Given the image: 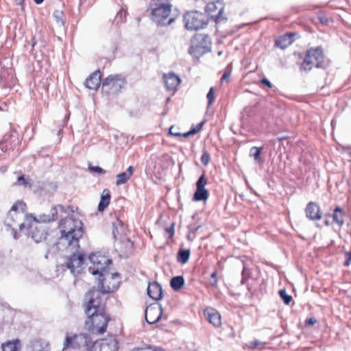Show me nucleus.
Listing matches in <instances>:
<instances>
[{
    "label": "nucleus",
    "instance_id": "nucleus-1",
    "mask_svg": "<svg viewBox=\"0 0 351 351\" xmlns=\"http://www.w3.org/2000/svg\"><path fill=\"white\" fill-rule=\"evenodd\" d=\"M60 237V244L70 250L77 251L80 249V239L84 234L82 222L73 217L62 219L59 224Z\"/></svg>",
    "mask_w": 351,
    "mask_h": 351
},
{
    "label": "nucleus",
    "instance_id": "nucleus-2",
    "mask_svg": "<svg viewBox=\"0 0 351 351\" xmlns=\"http://www.w3.org/2000/svg\"><path fill=\"white\" fill-rule=\"evenodd\" d=\"M58 209L62 210L63 207L61 205L54 206L51 210L50 215H40L39 219L29 215L27 217V228L28 229L27 234L36 243H39L45 239L47 236L46 226L43 223L51 222L57 219Z\"/></svg>",
    "mask_w": 351,
    "mask_h": 351
},
{
    "label": "nucleus",
    "instance_id": "nucleus-3",
    "mask_svg": "<svg viewBox=\"0 0 351 351\" xmlns=\"http://www.w3.org/2000/svg\"><path fill=\"white\" fill-rule=\"evenodd\" d=\"M26 204L22 202L14 204L5 219V225L12 230L14 238L17 239V230H23L27 225L26 218L29 215L25 213Z\"/></svg>",
    "mask_w": 351,
    "mask_h": 351
},
{
    "label": "nucleus",
    "instance_id": "nucleus-4",
    "mask_svg": "<svg viewBox=\"0 0 351 351\" xmlns=\"http://www.w3.org/2000/svg\"><path fill=\"white\" fill-rule=\"evenodd\" d=\"M172 5L166 0H151L149 10L151 19L158 25L166 26L174 21V18H170Z\"/></svg>",
    "mask_w": 351,
    "mask_h": 351
},
{
    "label": "nucleus",
    "instance_id": "nucleus-5",
    "mask_svg": "<svg viewBox=\"0 0 351 351\" xmlns=\"http://www.w3.org/2000/svg\"><path fill=\"white\" fill-rule=\"evenodd\" d=\"M85 328L93 333L103 334L106 330L110 319L106 311L97 312L93 315H86Z\"/></svg>",
    "mask_w": 351,
    "mask_h": 351
},
{
    "label": "nucleus",
    "instance_id": "nucleus-6",
    "mask_svg": "<svg viewBox=\"0 0 351 351\" xmlns=\"http://www.w3.org/2000/svg\"><path fill=\"white\" fill-rule=\"evenodd\" d=\"M120 284V276L118 273H110L107 269L99 275L98 287L103 294L116 291Z\"/></svg>",
    "mask_w": 351,
    "mask_h": 351
},
{
    "label": "nucleus",
    "instance_id": "nucleus-7",
    "mask_svg": "<svg viewBox=\"0 0 351 351\" xmlns=\"http://www.w3.org/2000/svg\"><path fill=\"white\" fill-rule=\"evenodd\" d=\"M93 341L87 334L81 333L73 337L66 335L64 343L63 350L67 348L82 349L84 351H90L93 346Z\"/></svg>",
    "mask_w": 351,
    "mask_h": 351
},
{
    "label": "nucleus",
    "instance_id": "nucleus-8",
    "mask_svg": "<svg viewBox=\"0 0 351 351\" xmlns=\"http://www.w3.org/2000/svg\"><path fill=\"white\" fill-rule=\"evenodd\" d=\"M101 292L100 290H91L85 295V300L87 304L85 308L86 315H93L97 312L105 311V302L101 298Z\"/></svg>",
    "mask_w": 351,
    "mask_h": 351
},
{
    "label": "nucleus",
    "instance_id": "nucleus-9",
    "mask_svg": "<svg viewBox=\"0 0 351 351\" xmlns=\"http://www.w3.org/2000/svg\"><path fill=\"white\" fill-rule=\"evenodd\" d=\"M184 22L186 29L196 31L206 27L208 21L204 14L197 11H191L184 15Z\"/></svg>",
    "mask_w": 351,
    "mask_h": 351
},
{
    "label": "nucleus",
    "instance_id": "nucleus-10",
    "mask_svg": "<svg viewBox=\"0 0 351 351\" xmlns=\"http://www.w3.org/2000/svg\"><path fill=\"white\" fill-rule=\"evenodd\" d=\"M323 60L324 55L321 47L311 49L307 51L306 57L301 64L300 69L308 71L314 66L317 68L323 67Z\"/></svg>",
    "mask_w": 351,
    "mask_h": 351
},
{
    "label": "nucleus",
    "instance_id": "nucleus-11",
    "mask_svg": "<svg viewBox=\"0 0 351 351\" xmlns=\"http://www.w3.org/2000/svg\"><path fill=\"white\" fill-rule=\"evenodd\" d=\"M210 42L208 37L204 34H197L192 37L189 53L194 58H198L209 50Z\"/></svg>",
    "mask_w": 351,
    "mask_h": 351
},
{
    "label": "nucleus",
    "instance_id": "nucleus-12",
    "mask_svg": "<svg viewBox=\"0 0 351 351\" xmlns=\"http://www.w3.org/2000/svg\"><path fill=\"white\" fill-rule=\"evenodd\" d=\"M125 80L121 75H110L102 83V92L106 95H116L125 86Z\"/></svg>",
    "mask_w": 351,
    "mask_h": 351
},
{
    "label": "nucleus",
    "instance_id": "nucleus-13",
    "mask_svg": "<svg viewBox=\"0 0 351 351\" xmlns=\"http://www.w3.org/2000/svg\"><path fill=\"white\" fill-rule=\"evenodd\" d=\"M89 261L92 264L88 271L93 275H100L101 273L106 271L111 264V260L99 253H93L89 256Z\"/></svg>",
    "mask_w": 351,
    "mask_h": 351
},
{
    "label": "nucleus",
    "instance_id": "nucleus-14",
    "mask_svg": "<svg viewBox=\"0 0 351 351\" xmlns=\"http://www.w3.org/2000/svg\"><path fill=\"white\" fill-rule=\"evenodd\" d=\"M71 251L73 252L72 254L65 258L63 265L69 269L73 274H77L82 270L84 257L83 254L78 252V250L77 251Z\"/></svg>",
    "mask_w": 351,
    "mask_h": 351
},
{
    "label": "nucleus",
    "instance_id": "nucleus-15",
    "mask_svg": "<svg viewBox=\"0 0 351 351\" xmlns=\"http://www.w3.org/2000/svg\"><path fill=\"white\" fill-rule=\"evenodd\" d=\"M223 2L217 1L208 3L206 7V12L216 23H220L226 19L223 16Z\"/></svg>",
    "mask_w": 351,
    "mask_h": 351
},
{
    "label": "nucleus",
    "instance_id": "nucleus-16",
    "mask_svg": "<svg viewBox=\"0 0 351 351\" xmlns=\"http://www.w3.org/2000/svg\"><path fill=\"white\" fill-rule=\"evenodd\" d=\"M90 351H118V341L110 338L95 341Z\"/></svg>",
    "mask_w": 351,
    "mask_h": 351
},
{
    "label": "nucleus",
    "instance_id": "nucleus-17",
    "mask_svg": "<svg viewBox=\"0 0 351 351\" xmlns=\"http://www.w3.org/2000/svg\"><path fill=\"white\" fill-rule=\"evenodd\" d=\"M162 314L161 305L149 306L145 312L146 322L149 324H155L160 319Z\"/></svg>",
    "mask_w": 351,
    "mask_h": 351
},
{
    "label": "nucleus",
    "instance_id": "nucleus-18",
    "mask_svg": "<svg viewBox=\"0 0 351 351\" xmlns=\"http://www.w3.org/2000/svg\"><path fill=\"white\" fill-rule=\"evenodd\" d=\"M306 217L312 221H317L322 218L319 206L313 202H310L305 208Z\"/></svg>",
    "mask_w": 351,
    "mask_h": 351
},
{
    "label": "nucleus",
    "instance_id": "nucleus-19",
    "mask_svg": "<svg viewBox=\"0 0 351 351\" xmlns=\"http://www.w3.org/2000/svg\"><path fill=\"white\" fill-rule=\"evenodd\" d=\"M163 80L168 90H175L181 82L180 77L174 73L164 74Z\"/></svg>",
    "mask_w": 351,
    "mask_h": 351
},
{
    "label": "nucleus",
    "instance_id": "nucleus-20",
    "mask_svg": "<svg viewBox=\"0 0 351 351\" xmlns=\"http://www.w3.org/2000/svg\"><path fill=\"white\" fill-rule=\"evenodd\" d=\"M101 77L100 71H95L86 80L85 86L90 90H97L101 84Z\"/></svg>",
    "mask_w": 351,
    "mask_h": 351
},
{
    "label": "nucleus",
    "instance_id": "nucleus-21",
    "mask_svg": "<svg viewBox=\"0 0 351 351\" xmlns=\"http://www.w3.org/2000/svg\"><path fill=\"white\" fill-rule=\"evenodd\" d=\"M204 315L206 319L214 326L219 327L221 324V316L214 308H206L204 310Z\"/></svg>",
    "mask_w": 351,
    "mask_h": 351
},
{
    "label": "nucleus",
    "instance_id": "nucleus-22",
    "mask_svg": "<svg viewBox=\"0 0 351 351\" xmlns=\"http://www.w3.org/2000/svg\"><path fill=\"white\" fill-rule=\"evenodd\" d=\"M147 292V295L153 300H158L162 298V287L159 283L156 282L149 284Z\"/></svg>",
    "mask_w": 351,
    "mask_h": 351
},
{
    "label": "nucleus",
    "instance_id": "nucleus-23",
    "mask_svg": "<svg viewBox=\"0 0 351 351\" xmlns=\"http://www.w3.org/2000/svg\"><path fill=\"white\" fill-rule=\"evenodd\" d=\"M134 173V168L130 166L125 172L121 173L117 176L116 184L117 186L123 184L131 178Z\"/></svg>",
    "mask_w": 351,
    "mask_h": 351
},
{
    "label": "nucleus",
    "instance_id": "nucleus-24",
    "mask_svg": "<svg viewBox=\"0 0 351 351\" xmlns=\"http://www.w3.org/2000/svg\"><path fill=\"white\" fill-rule=\"evenodd\" d=\"M292 36L293 34H289L280 36L276 40V45L282 49L288 47L293 42Z\"/></svg>",
    "mask_w": 351,
    "mask_h": 351
},
{
    "label": "nucleus",
    "instance_id": "nucleus-25",
    "mask_svg": "<svg viewBox=\"0 0 351 351\" xmlns=\"http://www.w3.org/2000/svg\"><path fill=\"white\" fill-rule=\"evenodd\" d=\"M110 200V194L108 189H104L101 193L98 205V210L103 211L108 205Z\"/></svg>",
    "mask_w": 351,
    "mask_h": 351
},
{
    "label": "nucleus",
    "instance_id": "nucleus-26",
    "mask_svg": "<svg viewBox=\"0 0 351 351\" xmlns=\"http://www.w3.org/2000/svg\"><path fill=\"white\" fill-rule=\"evenodd\" d=\"M208 198V191L206 189H196L193 198L194 201H206Z\"/></svg>",
    "mask_w": 351,
    "mask_h": 351
},
{
    "label": "nucleus",
    "instance_id": "nucleus-27",
    "mask_svg": "<svg viewBox=\"0 0 351 351\" xmlns=\"http://www.w3.org/2000/svg\"><path fill=\"white\" fill-rule=\"evenodd\" d=\"M184 280L182 276L173 277L170 281L171 287L175 291L180 290L184 286Z\"/></svg>",
    "mask_w": 351,
    "mask_h": 351
},
{
    "label": "nucleus",
    "instance_id": "nucleus-28",
    "mask_svg": "<svg viewBox=\"0 0 351 351\" xmlns=\"http://www.w3.org/2000/svg\"><path fill=\"white\" fill-rule=\"evenodd\" d=\"M19 348L20 341L18 339L1 344L2 351H19Z\"/></svg>",
    "mask_w": 351,
    "mask_h": 351
},
{
    "label": "nucleus",
    "instance_id": "nucleus-29",
    "mask_svg": "<svg viewBox=\"0 0 351 351\" xmlns=\"http://www.w3.org/2000/svg\"><path fill=\"white\" fill-rule=\"evenodd\" d=\"M117 225H114V229L112 230V234L114 239L117 241L121 239L122 234H123V224L119 219L117 220Z\"/></svg>",
    "mask_w": 351,
    "mask_h": 351
},
{
    "label": "nucleus",
    "instance_id": "nucleus-30",
    "mask_svg": "<svg viewBox=\"0 0 351 351\" xmlns=\"http://www.w3.org/2000/svg\"><path fill=\"white\" fill-rule=\"evenodd\" d=\"M332 218L333 221L339 226H342L344 222L343 210L339 207H337L334 210Z\"/></svg>",
    "mask_w": 351,
    "mask_h": 351
},
{
    "label": "nucleus",
    "instance_id": "nucleus-31",
    "mask_svg": "<svg viewBox=\"0 0 351 351\" xmlns=\"http://www.w3.org/2000/svg\"><path fill=\"white\" fill-rule=\"evenodd\" d=\"M190 254L189 250L180 249L178 252L177 260L179 263L184 264L189 261Z\"/></svg>",
    "mask_w": 351,
    "mask_h": 351
},
{
    "label": "nucleus",
    "instance_id": "nucleus-32",
    "mask_svg": "<svg viewBox=\"0 0 351 351\" xmlns=\"http://www.w3.org/2000/svg\"><path fill=\"white\" fill-rule=\"evenodd\" d=\"M262 148L258 147H252L250 149V156L253 157L254 160L257 162H261L262 159L261 158Z\"/></svg>",
    "mask_w": 351,
    "mask_h": 351
},
{
    "label": "nucleus",
    "instance_id": "nucleus-33",
    "mask_svg": "<svg viewBox=\"0 0 351 351\" xmlns=\"http://www.w3.org/2000/svg\"><path fill=\"white\" fill-rule=\"evenodd\" d=\"M15 186H23L24 187L30 186L29 176L23 175L17 178L16 182L14 183Z\"/></svg>",
    "mask_w": 351,
    "mask_h": 351
},
{
    "label": "nucleus",
    "instance_id": "nucleus-34",
    "mask_svg": "<svg viewBox=\"0 0 351 351\" xmlns=\"http://www.w3.org/2000/svg\"><path fill=\"white\" fill-rule=\"evenodd\" d=\"M53 18L55 19L57 23L60 25H64L65 21V16L62 11L56 10L53 12Z\"/></svg>",
    "mask_w": 351,
    "mask_h": 351
},
{
    "label": "nucleus",
    "instance_id": "nucleus-35",
    "mask_svg": "<svg viewBox=\"0 0 351 351\" xmlns=\"http://www.w3.org/2000/svg\"><path fill=\"white\" fill-rule=\"evenodd\" d=\"M11 136L12 135L10 134H5L1 141H0V148L2 151L5 152L9 149L8 141Z\"/></svg>",
    "mask_w": 351,
    "mask_h": 351
},
{
    "label": "nucleus",
    "instance_id": "nucleus-36",
    "mask_svg": "<svg viewBox=\"0 0 351 351\" xmlns=\"http://www.w3.org/2000/svg\"><path fill=\"white\" fill-rule=\"evenodd\" d=\"M279 295L283 300L284 303L287 305L289 304L292 300V297L288 295L285 289H281L279 291Z\"/></svg>",
    "mask_w": 351,
    "mask_h": 351
},
{
    "label": "nucleus",
    "instance_id": "nucleus-37",
    "mask_svg": "<svg viewBox=\"0 0 351 351\" xmlns=\"http://www.w3.org/2000/svg\"><path fill=\"white\" fill-rule=\"evenodd\" d=\"M41 346L42 343L40 341H35L32 345V351H49L48 344H45V347H43L42 349L39 350L38 347Z\"/></svg>",
    "mask_w": 351,
    "mask_h": 351
},
{
    "label": "nucleus",
    "instance_id": "nucleus-38",
    "mask_svg": "<svg viewBox=\"0 0 351 351\" xmlns=\"http://www.w3.org/2000/svg\"><path fill=\"white\" fill-rule=\"evenodd\" d=\"M207 184V180L204 174H202L196 182V189H205V186Z\"/></svg>",
    "mask_w": 351,
    "mask_h": 351
},
{
    "label": "nucleus",
    "instance_id": "nucleus-39",
    "mask_svg": "<svg viewBox=\"0 0 351 351\" xmlns=\"http://www.w3.org/2000/svg\"><path fill=\"white\" fill-rule=\"evenodd\" d=\"M206 97L208 99V106L209 107L213 104V102L215 99L214 88L213 87L210 88L208 93H207Z\"/></svg>",
    "mask_w": 351,
    "mask_h": 351
},
{
    "label": "nucleus",
    "instance_id": "nucleus-40",
    "mask_svg": "<svg viewBox=\"0 0 351 351\" xmlns=\"http://www.w3.org/2000/svg\"><path fill=\"white\" fill-rule=\"evenodd\" d=\"M88 169L92 172L97 173L98 174H105L106 171L99 166H88Z\"/></svg>",
    "mask_w": 351,
    "mask_h": 351
},
{
    "label": "nucleus",
    "instance_id": "nucleus-41",
    "mask_svg": "<svg viewBox=\"0 0 351 351\" xmlns=\"http://www.w3.org/2000/svg\"><path fill=\"white\" fill-rule=\"evenodd\" d=\"M264 344L265 343H263V342H261V341H259L258 340H254L253 341L250 342L249 347L251 349H255V348H256L258 347H259L260 349H262L263 348Z\"/></svg>",
    "mask_w": 351,
    "mask_h": 351
},
{
    "label": "nucleus",
    "instance_id": "nucleus-42",
    "mask_svg": "<svg viewBox=\"0 0 351 351\" xmlns=\"http://www.w3.org/2000/svg\"><path fill=\"white\" fill-rule=\"evenodd\" d=\"M210 160V155L206 151H204L201 156V162L203 165H207Z\"/></svg>",
    "mask_w": 351,
    "mask_h": 351
},
{
    "label": "nucleus",
    "instance_id": "nucleus-43",
    "mask_svg": "<svg viewBox=\"0 0 351 351\" xmlns=\"http://www.w3.org/2000/svg\"><path fill=\"white\" fill-rule=\"evenodd\" d=\"M136 351H165L163 348L161 347H149L145 348H137Z\"/></svg>",
    "mask_w": 351,
    "mask_h": 351
},
{
    "label": "nucleus",
    "instance_id": "nucleus-44",
    "mask_svg": "<svg viewBox=\"0 0 351 351\" xmlns=\"http://www.w3.org/2000/svg\"><path fill=\"white\" fill-rule=\"evenodd\" d=\"M209 282H210V284L212 286L215 287L217 285V272L216 271L213 272L210 275V279H209Z\"/></svg>",
    "mask_w": 351,
    "mask_h": 351
},
{
    "label": "nucleus",
    "instance_id": "nucleus-45",
    "mask_svg": "<svg viewBox=\"0 0 351 351\" xmlns=\"http://www.w3.org/2000/svg\"><path fill=\"white\" fill-rule=\"evenodd\" d=\"M199 131V129H197V128H193L190 131H189L187 132H185V133H183V136L184 137H189L191 135H193V134L197 133Z\"/></svg>",
    "mask_w": 351,
    "mask_h": 351
},
{
    "label": "nucleus",
    "instance_id": "nucleus-46",
    "mask_svg": "<svg viewBox=\"0 0 351 351\" xmlns=\"http://www.w3.org/2000/svg\"><path fill=\"white\" fill-rule=\"evenodd\" d=\"M199 131V129H197V128H193L190 131H189L187 132H185V133H183V136L184 137H189L191 135H193V134L197 133Z\"/></svg>",
    "mask_w": 351,
    "mask_h": 351
},
{
    "label": "nucleus",
    "instance_id": "nucleus-47",
    "mask_svg": "<svg viewBox=\"0 0 351 351\" xmlns=\"http://www.w3.org/2000/svg\"><path fill=\"white\" fill-rule=\"evenodd\" d=\"M174 226L175 223H172L170 227L165 228L166 232L169 234L170 237H172L174 234Z\"/></svg>",
    "mask_w": 351,
    "mask_h": 351
},
{
    "label": "nucleus",
    "instance_id": "nucleus-48",
    "mask_svg": "<svg viewBox=\"0 0 351 351\" xmlns=\"http://www.w3.org/2000/svg\"><path fill=\"white\" fill-rule=\"evenodd\" d=\"M173 129H174V127H173V126H171V127L169 128V134H170V135H171V136H183V134H182V133H180V132H178L173 131Z\"/></svg>",
    "mask_w": 351,
    "mask_h": 351
},
{
    "label": "nucleus",
    "instance_id": "nucleus-49",
    "mask_svg": "<svg viewBox=\"0 0 351 351\" xmlns=\"http://www.w3.org/2000/svg\"><path fill=\"white\" fill-rule=\"evenodd\" d=\"M231 75V73L229 71H226L222 75L221 80L228 82Z\"/></svg>",
    "mask_w": 351,
    "mask_h": 351
},
{
    "label": "nucleus",
    "instance_id": "nucleus-50",
    "mask_svg": "<svg viewBox=\"0 0 351 351\" xmlns=\"http://www.w3.org/2000/svg\"><path fill=\"white\" fill-rule=\"evenodd\" d=\"M317 322V319L315 317H311L307 319L305 322V325L306 326H310L315 324Z\"/></svg>",
    "mask_w": 351,
    "mask_h": 351
},
{
    "label": "nucleus",
    "instance_id": "nucleus-51",
    "mask_svg": "<svg viewBox=\"0 0 351 351\" xmlns=\"http://www.w3.org/2000/svg\"><path fill=\"white\" fill-rule=\"evenodd\" d=\"M346 256L347 257V260L346 261V262L344 263V265L348 267L350 265V264L351 263V254L349 253V252H346Z\"/></svg>",
    "mask_w": 351,
    "mask_h": 351
},
{
    "label": "nucleus",
    "instance_id": "nucleus-52",
    "mask_svg": "<svg viewBox=\"0 0 351 351\" xmlns=\"http://www.w3.org/2000/svg\"><path fill=\"white\" fill-rule=\"evenodd\" d=\"M261 83L267 86H268L269 88H271L272 87V84L266 78H263L261 80Z\"/></svg>",
    "mask_w": 351,
    "mask_h": 351
},
{
    "label": "nucleus",
    "instance_id": "nucleus-53",
    "mask_svg": "<svg viewBox=\"0 0 351 351\" xmlns=\"http://www.w3.org/2000/svg\"><path fill=\"white\" fill-rule=\"evenodd\" d=\"M125 244L129 250L132 248L133 243L129 239H125Z\"/></svg>",
    "mask_w": 351,
    "mask_h": 351
},
{
    "label": "nucleus",
    "instance_id": "nucleus-54",
    "mask_svg": "<svg viewBox=\"0 0 351 351\" xmlns=\"http://www.w3.org/2000/svg\"><path fill=\"white\" fill-rule=\"evenodd\" d=\"M319 19H320V21H321L322 23H326V22H327V19H326V18H324V17H320V18H319Z\"/></svg>",
    "mask_w": 351,
    "mask_h": 351
},
{
    "label": "nucleus",
    "instance_id": "nucleus-55",
    "mask_svg": "<svg viewBox=\"0 0 351 351\" xmlns=\"http://www.w3.org/2000/svg\"><path fill=\"white\" fill-rule=\"evenodd\" d=\"M204 125V122H202L200 123L199 124L197 125V126L196 127L197 129H199V130H201L202 125Z\"/></svg>",
    "mask_w": 351,
    "mask_h": 351
},
{
    "label": "nucleus",
    "instance_id": "nucleus-56",
    "mask_svg": "<svg viewBox=\"0 0 351 351\" xmlns=\"http://www.w3.org/2000/svg\"><path fill=\"white\" fill-rule=\"evenodd\" d=\"M34 1L36 4H40L43 2L44 0H34Z\"/></svg>",
    "mask_w": 351,
    "mask_h": 351
},
{
    "label": "nucleus",
    "instance_id": "nucleus-57",
    "mask_svg": "<svg viewBox=\"0 0 351 351\" xmlns=\"http://www.w3.org/2000/svg\"><path fill=\"white\" fill-rule=\"evenodd\" d=\"M325 223H326V225H327V226H328V221H325Z\"/></svg>",
    "mask_w": 351,
    "mask_h": 351
},
{
    "label": "nucleus",
    "instance_id": "nucleus-58",
    "mask_svg": "<svg viewBox=\"0 0 351 351\" xmlns=\"http://www.w3.org/2000/svg\"><path fill=\"white\" fill-rule=\"evenodd\" d=\"M349 150V154H351V148L348 149Z\"/></svg>",
    "mask_w": 351,
    "mask_h": 351
}]
</instances>
